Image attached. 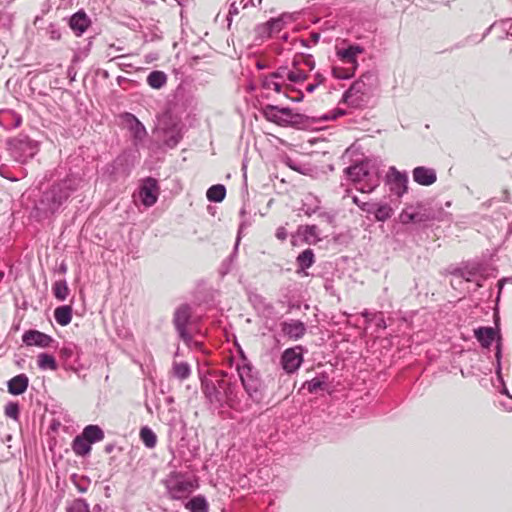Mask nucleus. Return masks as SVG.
Segmentation results:
<instances>
[{
  "label": "nucleus",
  "mask_w": 512,
  "mask_h": 512,
  "mask_svg": "<svg viewBox=\"0 0 512 512\" xmlns=\"http://www.w3.org/2000/svg\"><path fill=\"white\" fill-rule=\"evenodd\" d=\"M77 186V179L67 176L65 179L54 183L43 193L41 203L46 207L47 211L54 213L67 201L70 195L77 189Z\"/></svg>",
  "instance_id": "f257e3e1"
},
{
  "label": "nucleus",
  "mask_w": 512,
  "mask_h": 512,
  "mask_svg": "<svg viewBox=\"0 0 512 512\" xmlns=\"http://www.w3.org/2000/svg\"><path fill=\"white\" fill-rule=\"evenodd\" d=\"M348 178L357 185V190L370 193L380 184L378 170L368 162H361L346 168Z\"/></svg>",
  "instance_id": "f03ea898"
},
{
  "label": "nucleus",
  "mask_w": 512,
  "mask_h": 512,
  "mask_svg": "<svg viewBox=\"0 0 512 512\" xmlns=\"http://www.w3.org/2000/svg\"><path fill=\"white\" fill-rule=\"evenodd\" d=\"M236 370L241 380L242 386L254 401L261 399V380L257 371L254 369L247 357L240 351V357L236 362Z\"/></svg>",
  "instance_id": "7ed1b4c3"
},
{
  "label": "nucleus",
  "mask_w": 512,
  "mask_h": 512,
  "mask_svg": "<svg viewBox=\"0 0 512 512\" xmlns=\"http://www.w3.org/2000/svg\"><path fill=\"white\" fill-rule=\"evenodd\" d=\"M6 145L12 158L21 164L27 163L39 150L38 143L24 134L9 138Z\"/></svg>",
  "instance_id": "20e7f679"
},
{
  "label": "nucleus",
  "mask_w": 512,
  "mask_h": 512,
  "mask_svg": "<svg viewBox=\"0 0 512 512\" xmlns=\"http://www.w3.org/2000/svg\"><path fill=\"white\" fill-rule=\"evenodd\" d=\"M261 112L266 120L279 126H293L303 122V115L290 108L268 104L262 107Z\"/></svg>",
  "instance_id": "39448f33"
},
{
  "label": "nucleus",
  "mask_w": 512,
  "mask_h": 512,
  "mask_svg": "<svg viewBox=\"0 0 512 512\" xmlns=\"http://www.w3.org/2000/svg\"><path fill=\"white\" fill-rule=\"evenodd\" d=\"M165 486L171 499L180 500L197 489L199 484L196 478L185 479L180 474H174L166 480Z\"/></svg>",
  "instance_id": "423d86ee"
},
{
  "label": "nucleus",
  "mask_w": 512,
  "mask_h": 512,
  "mask_svg": "<svg viewBox=\"0 0 512 512\" xmlns=\"http://www.w3.org/2000/svg\"><path fill=\"white\" fill-rule=\"evenodd\" d=\"M373 75L370 73L363 74L360 79L355 81L350 88L344 93L343 99L351 105H358L372 85Z\"/></svg>",
  "instance_id": "0eeeda50"
},
{
  "label": "nucleus",
  "mask_w": 512,
  "mask_h": 512,
  "mask_svg": "<svg viewBox=\"0 0 512 512\" xmlns=\"http://www.w3.org/2000/svg\"><path fill=\"white\" fill-rule=\"evenodd\" d=\"M202 389L207 400L215 407H222L225 404V392L228 389V382L220 379L217 381H202Z\"/></svg>",
  "instance_id": "6e6552de"
},
{
  "label": "nucleus",
  "mask_w": 512,
  "mask_h": 512,
  "mask_svg": "<svg viewBox=\"0 0 512 512\" xmlns=\"http://www.w3.org/2000/svg\"><path fill=\"white\" fill-rule=\"evenodd\" d=\"M292 17L284 13L276 18H271L265 23L259 24L255 27L256 39L265 41L271 38L273 35L279 33L286 25L288 20Z\"/></svg>",
  "instance_id": "1a4fd4ad"
},
{
  "label": "nucleus",
  "mask_w": 512,
  "mask_h": 512,
  "mask_svg": "<svg viewBox=\"0 0 512 512\" xmlns=\"http://www.w3.org/2000/svg\"><path fill=\"white\" fill-rule=\"evenodd\" d=\"M191 318V307L188 304H182L179 306L173 318L174 326L179 334V337L184 341L186 345H190L192 342V336L187 331V325Z\"/></svg>",
  "instance_id": "9d476101"
},
{
  "label": "nucleus",
  "mask_w": 512,
  "mask_h": 512,
  "mask_svg": "<svg viewBox=\"0 0 512 512\" xmlns=\"http://www.w3.org/2000/svg\"><path fill=\"white\" fill-rule=\"evenodd\" d=\"M303 360V347L298 345L286 349L282 353L280 362L283 370L288 374H292L300 368Z\"/></svg>",
  "instance_id": "9b49d317"
},
{
  "label": "nucleus",
  "mask_w": 512,
  "mask_h": 512,
  "mask_svg": "<svg viewBox=\"0 0 512 512\" xmlns=\"http://www.w3.org/2000/svg\"><path fill=\"white\" fill-rule=\"evenodd\" d=\"M159 186L156 179L148 177L144 179L138 191V197L145 207L153 206L158 199Z\"/></svg>",
  "instance_id": "f8f14e48"
},
{
  "label": "nucleus",
  "mask_w": 512,
  "mask_h": 512,
  "mask_svg": "<svg viewBox=\"0 0 512 512\" xmlns=\"http://www.w3.org/2000/svg\"><path fill=\"white\" fill-rule=\"evenodd\" d=\"M386 183L395 195L401 197L408 189V176L405 172L398 171L395 167H390L386 175Z\"/></svg>",
  "instance_id": "ddd939ff"
},
{
  "label": "nucleus",
  "mask_w": 512,
  "mask_h": 512,
  "mask_svg": "<svg viewBox=\"0 0 512 512\" xmlns=\"http://www.w3.org/2000/svg\"><path fill=\"white\" fill-rule=\"evenodd\" d=\"M22 341L27 346L46 348L52 344L53 338L41 331L31 329L22 335Z\"/></svg>",
  "instance_id": "4468645a"
},
{
  "label": "nucleus",
  "mask_w": 512,
  "mask_h": 512,
  "mask_svg": "<svg viewBox=\"0 0 512 512\" xmlns=\"http://www.w3.org/2000/svg\"><path fill=\"white\" fill-rule=\"evenodd\" d=\"M363 51V48L359 45H350L347 48L338 49L336 55L344 65L353 66V68L357 69V57Z\"/></svg>",
  "instance_id": "2eb2a0df"
},
{
  "label": "nucleus",
  "mask_w": 512,
  "mask_h": 512,
  "mask_svg": "<svg viewBox=\"0 0 512 512\" xmlns=\"http://www.w3.org/2000/svg\"><path fill=\"white\" fill-rule=\"evenodd\" d=\"M281 331L290 339L298 340L306 333V326L300 320L284 321L281 323Z\"/></svg>",
  "instance_id": "dca6fc26"
},
{
  "label": "nucleus",
  "mask_w": 512,
  "mask_h": 512,
  "mask_svg": "<svg viewBox=\"0 0 512 512\" xmlns=\"http://www.w3.org/2000/svg\"><path fill=\"white\" fill-rule=\"evenodd\" d=\"M413 180L422 186H430L437 180L436 171L433 168L418 166L413 169Z\"/></svg>",
  "instance_id": "f3484780"
},
{
  "label": "nucleus",
  "mask_w": 512,
  "mask_h": 512,
  "mask_svg": "<svg viewBox=\"0 0 512 512\" xmlns=\"http://www.w3.org/2000/svg\"><path fill=\"white\" fill-rule=\"evenodd\" d=\"M91 21L84 11L73 14L69 21L70 28L77 36H81L90 26Z\"/></svg>",
  "instance_id": "a211bd4d"
},
{
  "label": "nucleus",
  "mask_w": 512,
  "mask_h": 512,
  "mask_svg": "<svg viewBox=\"0 0 512 512\" xmlns=\"http://www.w3.org/2000/svg\"><path fill=\"white\" fill-rule=\"evenodd\" d=\"M400 221L403 224L421 223L429 220V216L422 212L419 207H408L400 213Z\"/></svg>",
  "instance_id": "6ab92c4d"
},
{
  "label": "nucleus",
  "mask_w": 512,
  "mask_h": 512,
  "mask_svg": "<svg viewBox=\"0 0 512 512\" xmlns=\"http://www.w3.org/2000/svg\"><path fill=\"white\" fill-rule=\"evenodd\" d=\"M22 123V117L10 109L0 110V126L5 130L18 128Z\"/></svg>",
  "instance_id": "aec40b11"
},
{
  "label": "nucleus",
  "mask_w": 512,
  "mask_h": 512,
  "mask_svg": "<svg viewBox=\"0 0 512 512\" xmlns=\"http://www.w3.org/2000/svg\"><path fill=\"white\" fill-rule=\"evenodd\" d=\"M262 87L265 90H272L276 93H284L286 97H289L288 91L290 89V84L283 83V81H279L272 73L263 77Z\"/></svg>",
  "instance_id": "412c9836"
},
{
  "label": "nucleus",
  "mask_w": 512,
  "mask_h": 512,
  "mask_svg": "<svg viewBox=\"0 0 512 512\" xmlns=\"http://www.w3.org/2000/svg\"><path fill=\"white\" fill-rule=\"evenodd\" d=\"M125 118L135 141H143L147 135L145 126L131 113H126Z\"/></svg>",
  "instance_id": "4be33fe9"
},
{
  "label": "nucleus",
  "mask_w": 512,
  "mask_h": 512,
  "mask_svg": "<svg viewBox=\"0 0 512 512\" xmlns=\"http://www.w3.org/2000/svg\"><path fill=\"white\" fill-rule=\"evenodd\" d=\"M28 384L29 379L25 374L16 375L7 383L8 392L12 395H21L27 390Z\"/></svg>",
  "instance_id": "5701e85b"
},
{
  "label": "nucleus",
  "mask_w": 512,
  "mask_h": 512,
  "mask_svg": "<svg viewBox=\"0 0 512 512\" xmlns=\"http://www.w3.org/2000/svg\"><path fill=\"white\" fill-rule=\"evenodd\" d=\"M474 335L484 348H489L495 339V330L492 327H479Z\"/></svg>",
  "instance_id": "b1692460"
},
{
  "label": "nucleus",
  "mask_w": 512,
  "mask_h": 512,
  "mask_svg": "<svg viewBox=\"0 0 512 512\" xmlns=\"http://www.w3.org/2000/svg\"><path fill=\"white\" fill-rule=\"evenodd\" d=\"M300 61L293 59L291 67H289L287 81L290 83H303L307 78L308 74L300 69Z\"/></svg>",
  "instance_id": "393cba45"
},
{
  "label": "nucleus",
  "mask_w": 512,
  "mask_h": 512,
  "mask_svg": "<svg viewBox=\"0 0 512 512\" xmlns=\"http://www.w3.org/2000/svg\"><path fill=\"white\" fill-rule=\"evenodd\" d=\"M91 443L82 435H78L72 442V449L78 456H86L91 451Z\"/></svg>",
  "instance_id": "a878e982"
},
{
  "label": "nucleus",
  "mask_w": 512,
  "mask_h": 512,
  "mask_svg": "<svg viewBox=\"0 0 512 512\" xmlns=\"http://www.w3.org/2000/svg\"><path fill=\"white\" fill-rule=\"evenodd\" d=\"M185 508L190 512H208L209 505L206 501L205 497L202 495H198L193 497L185 504Z\"/></svg>",
  "instance_id": "bb28decb"
},
{
  "label": "nucleus",
  "mask_w": 512,
  "mask_h": 512,
  "mask_svg": "<svg viewBox=\"0 0 512 512\" xmlns=\"http://www.w3.org/2000/svg\"><path fill=\"white\" fill-rule=\"evenodd\" d=\"M54 318L61 326L68 325L72 320V308L69 305L57 307L54 310Z\"/></svg>",
  "instance_id": "cd10ccee"
},
{
  "label": "nucleus",
  "mask_w": 512,
  "mask_h": 512,
  "mask_svg": "<svg viewBox=\"0 0 512 512\" xmlns=\"http://www.w3.org/2000/svg\"><path fill=\"white\" fill-rule=\"evenodd\" d=\"M172 375L180 381L188 379L191 375L189 363L174 361L172 364Z\"/></svg>",
  "instance_id": "c85d7f7f"
},
{
  "label": "nucleus",
  "mask_w": 512,
  "mask_h": 512,
  "mask_svg": "<svg viewBox=\"0 0 512 512\" xmlns=\"http://www.w3.org/2000/svg\"><path fill=\"white\" fill-rule=\"evenodd\" d=\"M91 444L104 439V432L98 425H88L84 428L82 434Z\"/></svg>",
  "instance_id": "c756f323"
},
{
  "label": "nucleus",
  "mask_w": 512,
  "mask_h": 512,
  "mask_svg": "<svg viewBox=\"0 0 512 512\" xmlns=\"http://www.w3.org/2000/svg\"><path fill=\"white\" fill-rule=\"evenodd\" d=\"M147 83L153 89H160L167 83V75L163 71H152L147 77Z\"/></svg>",
  "instance_id": "7c9ffc66"
},
{
  "label": "nucleus",
  "mask_w": 512,
  "mask_h": 512,
  "mask_svg": "<svg viewBox=\"0 0 512 512\" xmlns=\"http://www.w3.org/2000/svg\"><path fill=\"white\" fill-rule=\"evenodd\" d=\"M37 364L42 370L55 371L58 368L55 357L47 353H40L38 355Z\"/></svg>",
  "instance_id": "2f4dec72"
},
{
  "label": "nucleus",
  "mask_w": 512,
  "mask_h": 512,
  "mask_svg": "<svg viewBox=\"0 0 512 512\" xmlns=\"http://www.w3.org/2000/svg\"><path fill=\"white\" fill-rule=\"evenodd\" d=\"M140 439L141 441L144 443V445L149 448V449H152L156 446L157 444V436L156 434L153 432V430L151 428H149L148 426H144L140 429Z\"/></svg>",
  "instance_id": "473e14b6"
},
{
  "label": "nucleus",
  "mask_w": 512,
  "mask_h": 512,
  "mask_svg": "<svg viewBox=\"0 0 512 512\" xmlns=\"http://www.w3.org/2000/svg\"><path fill=\"white\" fill-rule=\"evenodd\" d=\"M226 195L225 186L222 184H216L211 186L206 193L207 199L211 202H221Z\"/></svg>",
  "instance_id": "72a5a7b5"
},
{
  "label": "nucleus",
  "mask_w": 512,
  "mask_h": 512,
  "mask_svg": "<svg viewBox=\"0 0 512 512\" xmlns=\"http://www.w3.org/2000/svg\"><path fill=\"white\" fill-rule=\"evenodd\" d=\"M314 263V253L312 249H306L297 257V264L301 270L310 268Z\"/></svg>",
  "instance_id": "f704fd0d"
},
{
  "label": "nucleus",
  "mask_w": 512,
  "mask_h": 512,
  "mask_svg": "<svg viewBox=\"0 0 512 512\" xmlns=\"http://www.w3.org/2000/svg\"><path fill=\"white\" fill-rule=\"evenodd\" d=\"M393 210L388 204L375 205L373 214L377 221H386L392 216Z\"/></svg>",
  "instance_id": "c9c22d12"
},
{
  "label": "nucleus",
  "mask_w": 512,
  "mask_h": 512,
  "mask_svg": "<svg viewBox=\"0 0 512 512\" xmlns=\"http://www.w3.org/2000/svg\"><path fill=\"white\" fill-rule=\"evenodd\" d=\"M301 234L306 242H315L319 240V230L316 225H306L300 228Z\"/></svg>",
  "instance_id": "e433bc0d"
},
{
  "label": "nucleus",
  "mask_w": 512,
  "mask_h": 512,
  "mask_svg": "<svg viewBox=\"0 0 512 512\" xmlns=\"http://www.w3.org/2000/svg\"><path fill=\"white\" fill-rule=\"evenodd\" d=\"M52 290L54 296L61 301L65 300L69 294V288L67 286V283L66 281L63 280L56 281L53 284Z\"/></svg>",
  "instance_id": "4c0bfd02"
},
{
  "label": "nucleus",
  "mask_w": 512,
  "mask_h": 512,
  "mask_svg": "<svg viewBox=\"0 0 512 512\" xmlns=\"http://www.w3.org/2000/svg\"><path fill=\"white\" fill-rule=\"evenodd\" d=\"M356 69L353 66L338 67L335 66L332 69V74L337 79H349L354 76Z\"/></svg>",
  "instance_id": "58836bf2"
},
{
  "label": "nucleus",
  "mask_w": 512,
  "mask_h": 512,
  "mask_svg": "<svg viewBox=\"0 0 512 512\" xmlns=\"http://www.w3.org/2000/svg\"><path fill=\"white\" fill-rule=\"evenodd\" d=\"M326 386V381L317 377L305 382L304 384V387L308 390L309 393H316L318 390H324Z\"/></svg>",
  "instance_id": "ea45409f"
},
{
  "label": "nucleus",
  "mask_w": 512,
  "mask_h": 512,
  "mask_svg": "<svg viewBox=\"0 0 512 512\" xmlns=\"http://www.w3.org/2000/svg\"><path fill=\"white\" fill-rule=\"evenodd\" d=\"M67 512H91L89 504L85 499H75L72 504L67 508Z\"/></svg>",
  "instance_id": "a19ab883"
},
{
  "label": "nucleus",
  "mask_w": 512,
  "mask_h": 512,
  "mask_svg": "<svg viewBox=\"0 0 512 512\" xmlns=\"http://www.w3.org/2000/svg\"><path fill=\"white\" fill-rule=\"evenodd\" d=\"M294 59H298L300 61V65L304 64L309 71H312L315 68V60L310 54H302L300 56H296Z\"/></svg>",
  "instance_id": "79ce46f5"
},
{
  "label": "nucleus",
  "mask_w": 512,
  "mask_h": 512,
  "mask_svg": "<svg viewBox=\"0 0 512 512\" xmlns=\"http://www.w3.org/2000/svg\"><path fill=\"white\" fill-rule=\"evenodd\" d=\"M6 416L17 419L19 415V406L17 403L10 402L5 406Z\"/></svg>",
  "instance_id": "37998d69"
},
{
  "label": "nucleus",
  "mask_w": 512,
  "mask_h": 512,
  "mask_svg": "<svg viewBox=\"0 0 512 512\" xmlns=\"http://www.w3.org/2000/svg\"><path fill=\"white\" fill-rule=\"evenodd\" d=\"M289 67L288 66H280L278 67L272 74L274 77L279 79V81H283V83H286L287 77H288Z\"/></svg>",
  "instance_id": "c03bdc74"
},
{
  "label": "nucleus",
  "mask_w": 512,
  "mask_h": 512,
  "mask_svg": "<svg viewBox=\"0 0 512 512\" xmlns=\"http://www.w3.org/2000/svg\"><path fill=\"white\" fill-rule=\"evenodd\" d=\"M235 386L228 382V389H223L225 392V404L229 405L230 407L233 406L235 394H234Z\"/></svg>",
  "instance_id": "a18cd8bd"
},
{
  "label": "nucleus",
  "mask_w": 512,
  "mask_h": 512,
  "mask_svg": "<svg viewBox=\"0 0 512 512\" xmlns=\"http://www.w3.org/2000/svg\"><path fill=\"white\" fill-rule=\"evenodd\" d=\"M287 236H288V233H287V230H286L285 227L280 226V227L277 228V230H276V237L279 240L284 241V240H286Z\"/></svg>",
  "instance_id": "49530a36"
},
{
  "label": "nucleus",
  "mask_w": 512,
  "mask_h": 512,
  "mask_svg": "<svg viewBox=\"0 0 512 512\" xmlns=\"http://www.w3.org/2000/svg\"><path fill=\"white\" fill-rule=\"evenodd\" d=\"M375 208V204H371L368 202L361 203L360 209L367 213H373V210Z\"/></svg>",
  "instance_id": "de8ad7c7"
},
{
  "label": "nucleus",
  "mask_w": 512,
  "mask_h": 512,
  "mask_svg": "<svg viewBox=\"0 0 512 512\" xmlns=\"http://www.w3.org/2000/svg\"><path fill=\"white\" fill-rule=\"evenodd\" d=\"M314 200H315V202H316L315 207H313V208H312V207L304 208V212H305V214H306L307 216H311L312 214L316 213V212H317V210L319 209V205H318V204H319V201H318V199H316V198H315Z\"/></svg>",
  "instance_id": "09e8293b"
},
{
  "label": "nucleus",
  "mask_w": 512,
  "mask_h": 512,
  "mask_svg": "<svg viewBox=\"0 0 512 512\" xmlns=\"http://www.w3.org/2000/svg\"><path fill=\"white\" fill-rule=\"evenodd\" d=\"M238 13H239V9H238L237 5L235 3H232L230 6V9H229L227 20L230 22L231 17L233 15H237Z\"/></svg>",
  "instance_id": "8fccbe9b"
},
{
  "label": "nucleus",
  "mask_w": 512,
  "mask_h": 512,
  "mask_svg": "<svg viewBox=\"0 0 512 512\" xmlns=\"http://www.w3.org/2000/svg\"><path fill=\"white\" fill-rule=\"evenodd\" d=\"M375 317H377V327L381 328V329H385L386 328V322H385V319L383 317V314L380 312L378 315H376Z\"/></svg>",
  "instance_id": "3c124183"
},
{
  "label": "nucleus",
  "mask_w": 512,
  "mask_h": 512,
  "mask_svg": "<svg viewBox=\"0 0 512 512\" xmlns=\"http://www.w3.org/2000/svg\"><path fill=\"white\" fill-rule=\"evenodd\" d=\"M361 315H362L363 317H365V319H366V323H367V324H370V323L372 322V320H373V317H375V316H376V314L374 315V314L370 313L368 310H364V311L361 313Z\"/></svg>",
  "instance_id": "603ef678"
},
{
  "label": "nucleus",
  "mask_w": 512,
  "mask_h": 512,
  "mask_svg": "<svg viewBox=\"0 0 512 512\" xmlns=\"http://www.w3.org/2000/svg\"><path fill=\"white\" fill-rule=\"evenodd\" d=\"M179 142V137L178 136H172L169 140L166 141V144L169 146V147H175Z\"/></svg>",
  "instance_id": "864d4df0"
},
{
  "label": "nucleus",
  "mask_w": 512,
  "mask_h": 512,
  "mask_svg": "<svg viewBox=\"0 0 512 512\" xmlns=\"http://www.w3.org/2000/svg\"><path fill=\"white\" fill-rule=\"evenodd\" d=\"M314 77H315V81H316L315 83H316L318 86H319L320 84H322V83L324 82V80H325L324 76H323L322 74H320V73H316V74L314 75Z\"/></svg>",
  "instance_id": "5fc2aeb1"
},
{
  "label": "nucleus",
  "mask_w": 512,
  "mask_h": 512,
  "mask_svg": "<svg viewBox=\"0 0 512 512\" xmlns=\"http://www.w3.org/2000/svg\"><path fill=\"white\" fill-rule=\"evenodd\" d=\"M339 115H344V111H342V110H338L337 112H333V114H332V115L326 116V117H325V119H327V120H329V119L334 120V119H336V118H337V116H339Z\"/></svg>",
  "instance_id": "6e6d98bb"
},
{
  "label": "nucleus",
  "mask_w": 512,
  "mask_h": 512,
  "mask_svg": "<svg viewBox=\"0 0 512 512\" xmlns=\"http://www.w3.org/2000/svg\"><path fill=\"white\" fill-rule=\"evenodd\" d=\"M5 169H6V166H5V165H1V166H0V174H1V176L5 177V178H7V179H10V180H14L13 178H11V177H9L8 175H6V171H5Z\"/></svg>",
  "instance_id": "4d7b16f0"
},
{
  "label": "nucleus",
  "mask_w": 512,
  "mask_h": 512,
  "mask_svg": "<svg viewBox=\"0 0 512 512\" xmlns=\"http://www.w3.org/2000/svg\"><path fill=\"white\" fill-rule=\"evenodd\" d=\"M317 87H318V85L316 83L309 84L306 87V91L308 93H312Z\"/></svg>",
  "instance_id": "13d9d810"
},
{
  "label": "nucleus",
  "mask_w": 512,
  "mask_h": 512,
  "mask_svg": "<svg viewBox=\"0 0 512 512\" xmlns=\"http://www.w3.org/2000/svg\"><path fill=\"white\" fill-rule=\"evenodd\" d=\"M320 35L318 33H312L310 35L311 41L316 44L319 41Z\"/></svg>",
  "instance_id": "bf43d9fd"
},
{
  "label": "nucleus",
  "mask_w": 512,
  "mask_h": 512,
  "mask_svg": "<svg viewBox=\"0 0 512 512\" xmlns=\"http://www.w3.org/2000/svg\"><path fill=\"white\" fill-rule=\"evenodd\" d=\"M320 216L325 218L330 223L333 221V216L328 213H321Z\"/></svg>",
  "instance_id": "052dcab7"
},
{
  "label": "nucleus",
  "mask_w": 512,
  "mask_h": 512,
  "mask_svg": "<svg viewBox=\"0 0 512 512\" xmlns=\"http://www.w3.org/2000/svg\"><path fill=\"white\" fill-rule=\"evenodd\" d=\"M61 37V34L60 32L58 31H52L51 32V38L54 39V40H59Z\"/></svg>",
  "instance_id": "680f3d73"
},
{
  "label": "nucleus",
  "mask_w": 512,
  "mask_h": 512,
  "mask_svg": "<svg viewBox=\"0 0 512 512\" xmlns=\"http://www.w3.org/2000/svg\"><path fill=\"white\" fill-rule=\"evenodd\" d=\"M201 343L200 342H197V341H193L190 343V345H188L189 347H195V348H200L201 347Z\"/></svg>",
  "instance_id": "e2e57ef3"
},
{
  "label": "nucleus",
  "mask_w": 512,
  "mask_h": 512,
  "mask_svg": "<svg viewBox=\"0 0 512 512\" xmlns=\"http://www.w3.org/2000/svg\"><path fill=\"white\" fill-rule=\"evenodd\" d=\"M352 201L354 204H356L360 208V205L362 202L359 200V198L357 196H353Z\"/></svg>",
  "instance_id": "0e129e2a"
},
{
  "label": "nucleus",
  "mask_w": 512,
  "mask_h": 512,
  "mask_svg": "<svg viewBox=\"0 0 512 512\" xmlns=\"http://www.w3.org/2000/svg\"><path fill=\"white\" fill-rule=\"evenodd\" d=\"M459 275H460L461 277L465 278V279H466V281H470V277H468V276L466 277V276H465V273H464L463 271L459 272Z\"/></svg>",
  "instance_id": "69168bd1"
},
{
  "label": "nucleus",
  "mask_w": 512,
  "mask_h": 512,
  "mask_svg": "<svg viewBox=\"0 0 512 512\" xmlns=\"http://www.w3.org/2000/svg\"><path fill=\"white\" fill-rule=\"evenodd\" d=\"M106 452L110 453L113 450V446L109 445L105 448Z\"/></svg>",
  "instance_id": "338daca9"
},
{
  "label": "nucleus",
  "mask_w": 512,
  "mask_h": 512,
  "mask_svg": "<svg viewBox=\"0 0 512 512\" xmlns=\"http://www.w3.org/2000/svg\"><path fill=\"white\" fill-rule=\"evenodd\" d=\"M60 270H61V272L65 273V272H66V270H67L66 265L62 264V265L60 266Z\"/></svg>",
  "instance_id": "774afa93"
}]
</instances>
